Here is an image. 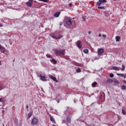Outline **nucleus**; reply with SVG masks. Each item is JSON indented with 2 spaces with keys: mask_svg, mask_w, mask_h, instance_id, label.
<instances>
[{
  "mask_svg": "<svg viewBox=\"0 0 126 126\" xmlns=\"http://www.w3.org/2000/svg\"><path fill=\"white\" fill-rule=\"evenodd\" d=\"M55 55L56 56H64V54H65V50L64 49H55L54 50Z\"/></svg>",
  "mask_w": 126,
  "mask_h": 126,
  "instance_id": "nucleus-1",
  "label": "nucleus"
},
{
  "mask_svg": "<svg viewBox=\"0 0 126 126\" xmlns=\"http://www.w3.org/2000/svg\"><path fill=\"white\" fill-rule=\"evenodd\" d=\"M65 21L67 26H71V25H72V22H71V20L70 19V18L68 17H66L65 18Z\"/></svg>",
  "mask_w": 126,
  "mask_h": 126,
  "instance_id": "nucleus-2",
  "label": "nucleus"
},
{
  "mask_svg": "<svg viewBox=\"0 0 126 126\" xmlns=\"http://www.w3.org/2000/svg\"><path fill=\"white\" fill-rule=\"evenodd\" d=\"M50 36L51 38H53V39H61V38H63V36L62 34H59V36L56 35L54 33H52L50 34Z\"/></svg>",
  "mask_w": 126,
  "mask_h": 126,
  "instance_id": "nucleus-3",
  "label": "nucleus"
},
{
  "mask_svg": "<svg viewBox=\"0 0 126 126\" xmlns=\"http://www.w3.org/2000/svg\"><path fill=\"white\" fill-rule=\"evenodd\" d=\"M38 121L39 120L36 118H33L31 121V125H32V126H35L38 123Z\"/></svg>",
  "mask_w": 126,
  "mask_h": 126,
  "instance_id": "nucleus-4",
  "label": "nucleus"
},
{
  "mask_svg": "<svg viewBox=\"0 0 126 126\" xmlns=\"http://www.w3.org/2000/svg\"><path fill=\"white\" fill-rule=\"evenodd\" d=\"M106 2H107V0H99V1L97 2L96 4L98 6H100V5H101V4H102L103 3H105Z\"/></svg>",
  "mask_w": 126,
  "mask_h": 126,
  "instance_id": "nucleus-5",
  "label": "nucleus"
},
{
  "mask_svg": "<svg viewBox=\"0 0 126 126\" xmlns=\"http://www.w3.org/2000/svg\"><path fill=\"white\" fill-rule=\"evenodd\" d=\"M25 4L27 5V6L31 7V6L33 4V0H30L29 1L26 2Z\"/></svg>",
  "mask_w": 126,
  "mask_h": 126,
  "instance_id": "nucleus-6",
  "label": "nucleus"
},
{
  "mask_svg": "<svg viewBox=\"0 0 126 126\" xmlns=\"http://www.w3.org/2000/svg\"><path fill=\"white\" fill-rule=\"evenodd\" d=\"M97 53L99 56H101V55L104 53V49L103 48L98 49Z\"/></svg>",
  "mask_w": 126,
  "mask_h": 126,
  "instance_id": "nucleus-7",
  "label": "nucleus"
},
{
  "mask_svg": "<svg viewBox=\"0 0 126 126\" xmlns=\"http://www.w3.org/2000/svg\"><path fill=\"white\" fill-rule=\"evenodd\" d=\"M49 77H50V78H51V79H52V80H53L55 82H58V80H57V78L56 77H54L52 75H49Z\"/></svg>",
  "mask_w": 126,
  "mask_h": 126,
  "instance_id": "nucleus-8",
  "label": "nucleus"
},
{
  "mask_svg": "<svg viewBox=\"0 0 126 126\" xmlns=\"http://www.w3.org/2000/svg\"><path fill=\"white\" fill-rule=\"evenodd\" d=\"M77 46L78 48H82V45H81V41L80 40H78L77 43Z\"/></svg>",
  "mask_w": 126,
  "mask_h": 126,
  "instance_id": "nucleus-9",
  "label": "nucleus"
},
{
  "mask_svg": "<svg viewBox=\"0 0 126 126\" xmlns=\"http://www.w3.org/2000/svg\"><path fill=\"white\" fill-rule=\"evenodd\" d=\"M66 122L68 124H70L71 123V120L70 119V117L67 116L66 118Z\"/></svg>",
  "mask_w": 126,
  "mask_h": 126,
  "instance_id": "nucleus-10",
  "label": "nucleus"
},
{
  "mask_svg": "<svg viewBox=\"0 0 126 126\" xmlns=\"http://www.w3.org/2000/svg\"><path fill=\"white\" fill-rule=\"evenodd\" d=\"M40 77L42 81H47V80L46 79V77L45 76H42V75H40Z\"/></svg>",
  "mask_w": 126,
  "mask_h": 126,
  "instance_id": "nucleus-11",
  "label": "nucleus"
},
{
  "mask_svg": "<svg viewBox=\"0 0 126 126\" xmlns=\"http://www.w3.org/2000/svg\"><path fill=\"white\" fill-rule=\"evenodd\" d=\"M117 75H118L119 76H121V77H124V78H126V75L125 74L117 73Z\"/></svg>",
  "mask_w": 126,
  "mask_h": 126,
  "instance_id": "nucleus-12",
  "label": "nucleus"
},
{
  "mask_svg": "<svg viewBox=\"0 0 126 126\" xmlns=\"http://www.w3.org/2000/svg\"><path fill=\"white\" fill-rule=\"evenodd\" d=\"M33 114V111H30L29 113L28 114V120H29L30 119L31 117H32V114Z\"/></svg>",
  "mask_w": 126,
  "mask_h": 126,
  "instance_id": "nucleus-13",
  "label": "nucleus"
},
{
  "mask_svg": "<svg viewBox=\"0 0 126 126\" xmlns=\"http://www.w3.org/2000/svg\"><path fill=\"white\" fill-rule=\"evenodd\" d=\"M50 118L51 122H52L53 124L56 123V121L55 120V119H54V117H53V116L50 115Z\"/></svg>",
  "mask_w": 126,
  "mask_h": 126,
  "instance_id": "nucleus-14",
  "label": "nucleus"
},
{
  "mask_svg": "<svg viewBox=\"0 0 126 126\" xmlns=\"http://www.w3.org/2000/svg\"><path fill=\"white\" fill-rule=\"evenodd\" d=\"M60 14H61L60 12H57L54 14V17H59V16H60Z\"/></svg>",
  "mask_w": 126,
  "mask_h": 126,
  "instance_id": "nucleus-15",
  "label": "nucleus"
},
{
  "mask_svg": "<svg viewBox=\"0 0 126 126\" xmlns=\"http://www.w3.org/2000/svg\"><path fill=\"white\" fill-rule=\"evenodd\" d=\"M0 50H2V53L4 54V52H5V49L3 47L1 46V45L0 44Z\"/></svg>",
  "mask_w": 126,
  "mask_h": 126,
  "instance_id": "nucleus-16",
  "label": "nucleus"
},
{
  "mask_svg": "<svg viewBox=\"0 0 126 126\" xmlns=\"http://www.w3.org/2000/svg\"><path fill=\"white\" fill-rule=\"evenodd\" d=\"M14 123H15V125H16L17 126V124H18V120L17 118H15L14 119Z\"/></svg>",
  "mask_w": 126,
  "mask_h": 126,
  "instance_id": "nucleus-17",
  "label": "nucleus"
},
{
  "mask_svg": "<svg viewBox=\"0 0 126 126\" xmlns=\"http://www.w3.org/2000/svg\"><path fill=\"white\" fill-rule=\"evenodd\" d=\"M120 39H121V37H120V36H116V42H120Z\"/></svg>",
  "mask_w": 126,
  "mask_h": 126,
  "instance_id": "nucleus-18",
  "label": "nucleus"
},
{
  "mask_svg": "<svg viewBox=\"0 0 126 126\" xmlns=\"http://www.w3.org/2000/svg\"><path fill=\"white\" fill-rule=\"evenodd\" d=\"M97 83L96 82H94L92 83V87H96V85H97Z\"/></svg>",
  "mask_w": 126,
  "mask_h": 126,
  "instance_id": "nucleus-19",
  "label": "nucleus"
},
{
  "mask_svg": "<svg viewBox=\"0 0 126 126\" xmlns=\"http://www.w3.org/2000/svg\"><path fill=\"white\" fill-rule=\"evenodd\" d=\"M51 63H54V64H57V61L55 60L54 59H52L51 60Z\"/></svg>",
  "mask_w": 126,
  "mask_h": 126,
  "instance_id": "nucleus-20",
  "label": "nucleus"
},
{
  "mask_svg": "<svg viewBox=\"0 0 126 126\" xmlns=\"http://www.w3.org/2000/svg\"><path fill=\"white\" fill-rule=\"evenodd\" d=\"M113 69H114V70H117V71L120 70V69L118 68V67H117V66H113Z\"/></svg>",
  "mask_w": 126,
  "mask_h": 126,
  "instance_id": "nucleus-21",
  "label": "nucleus"
},
{
  "mask_svg": "<svg viewBox=\"0 0 126 126\" xmlns=\"http://www.w3.org/2000/svg\"><path fill=\"white\" fill-rule=\"evenodd\" d=\"M83 52L85 54H88L89 50L87 49H84Z\"/></svg>",
  "mask_w": 126,
  "mask_h": 126,
  "instance_id": "nucleus-22",
  "label": "nucleus"
},
{
  "mask_svg": "<svg viewBox=\"0 0 126 126\" xmlns=\"http://www.w3.org/2000/svg\"><path fill=\"white\" fill-rule=\"evenodd\" d=\"M113 80H112V79H108V80H107V83H112V82H113Z\"/></svg>",
  "mask_w": 126,
  "mask_h": 126,
  "instance_id": "nucleus-23",
  "label": "nucleus"
},
{
  "mask_svg": "<svg viewBox=\"0 0 126 126\" xmlns=\"http://www.w3.org/2000/svg\"><path fill=\"white\" fill-rule=\"evenodd\" d=\"M4 89V87L2 86V84H0V91L2 90V89Z\"/></svg>",
  "mask_w": 126,
  "mask_h": 126,
  "instance_id": "nucleus-24",
  "label": "nucleus"
},
{
  "mask_svg": "<svg viewBox=\"0 0 126 126\" xmlns=\"http://www.w3.org/2000/svg\"><path fill=\"white\" fill-rule=\"evenodd\" d=\"M125 69H126V67L125 66V65L123 64L122 65V68L121 70L122 71H124L125 70Z\"/></svg>",
  "mask_w": 126,
  "mask_h": 126,
  "instance_id": "nucleus-25",
  "label": "nucleus"
},
{
  "mask_svg": "<svg viewBox=\"0 0 126 126\" xmlns=\"http://www.w3.org/2000/svg\"><path fill=\"white\" fill-rule=\"evenodd\" d=\"M126 86H125L124 85H123L122 87V90H126Z\"/></svg>",
  "mask_w": 126,
  "mask_h": 126,
  "instance_id": "nucleus-26",
  "label": "nucleus"
},
{
  "mask_svg": "<svg viewBox=\"0 0 126 126\" xmlns=\"http://www.w3.org/2000/svg\"><path fill=\"white\" fill-rule=\"evenodd\" d=\"M114 83L115 84H119V83H120V82H119V81L117 80H114Z\"/></svg>",
  "mask_w": 126,
  "mask_h": 126,
  "instance_id": "nucleus-27",
  "label": "nucleus"
},
{
  "mask_svg": "<svg viewBox=\"0 0 126 126\" xmlns=\"http://www.w3.org/2000/svg\"><path fill=\"white\" fill-rule=\"evenodd\" d=\"M39 1H43V2H48V0H38Z\"/></svg>",
  "mask_w": 126,
  "mask_h": 126,
  "instance_id": "nucleus-28",
  "label": "nucleus"
},
{
  "mask_svg": "<svg viewBox=\"0 0 126 126\" xmlns=\"http://www.w3.org/2000/svg\"><path fill=\"white\" fill-rule=\"evenodd\" d=\"M76 71L77 72H81V69L80 68H78L77 69Z\"/></svg>",
  "mask_w": 126,
  "mask_h": 126,
  "instance_id": "nucleus-29",
  "label": "nucleus"
},
{
  "mask_svg": "<svg viewBox=\"0 0 126 126\" xmlns=\"http://www.w3.org/2000/svg\"><path fill=\"white\" fill-rule=\"evenodd\" d=\"M29 108V106H28V104H27L26 105V109H27L28 112L29 111V109H28Z\"/></svg>",
  "mask_w": 126,
  "mask_h": 126,
  "instance_id": "nucleus-30",
  "label": "nucleus"
},
{
  "mask_svg": "<svg viewBox=\"0 0 126 126\" xmlns=\"http://www.w3.org/2000/svg\"><path fill=\"white\" fill-rule=\"evenodd\" d=\"M122 114L126 115V111L124 109H122Z\"/></svg>",
  "mask_w": 126,
  "mask_h": 126,
  "instance_id": "nucleus-31",
  "label": "nucleus"
},
{
  "mask_svg": "<svg viewBox=\"0 0 126 126\" xmlns=\"http://www.w3.org/2000/svg\"><path fill=\"white\" fill-rule=\"evenodd\" d=\"M110 77H114V74L113 73L110 74Z\"/></svg>",
  "mask_w": 126,
  "mask_h": 126,
  "instance_id": "nucleus-32",
  "label": "nucleus"
},
{
  "mask_svg": "<svg viewBox=\"0 0 126 126\" xmlns=\"http://www.w3.org/2000/svg\"><path fill=\"white\" fill-rule=\"evenodd\" d=\"M68 5H69V6H70V7H71L72 6V3H69Z\"/></svg>",
  "mask_w": 126,
  "mask_h": 126,
  "instance_id": "nucleus-33",
  "label": "nucleus"
},
{
  "mask_svg": "<svg viewBox=\"0 0 126 126\" xmlns=\"http://www.w3.org/2000/svg\"><path fill=\"white\" fill-rule=\"evenodd\" d=\"M47 58H49L50 59H52V56L51 55H47Z\"/></svg>",
  "mask_w": 126,
  "mask_h": 126,
  "instance_id": "nucleus-34",
  "label": "nucleus"
},
{
  "mask_svg": "<svg viewBox=\"0 0 126 126\" xmlns=\"http://www.w3.org/2000/svg\"><path fill=\"white\" fill-rule=\"evenodd\" d=\"M98 8H99V9H103V8H104V7L99 6V7H98Z\"/></svg>",
  "mask_w": 126,
  "mask_h": 126,
  "instance_id": "nucleus-35",
  "label": "nucleus"
},
{
  "mask_svg": "<svg viewBox=\"0 0 126 126\" xmlns=\"http://www.w3.org/2000/svg\"><path fill=\"white\" fill-rule=\"evenodd\" d=\"M82 20L83 21H85V18H84V17L82 18Z\"/></svg>",
  "mask_w": 126,
  "mask_h": 126,
  "instance_id": "nucleus-36",
  "label": "nucleus"
},
{
  "mask_svg": "<svg viewBox=\"0 0 126 126\" xmlns=\"http://www.w3.org/2000/svg\"><path fill=\"white\" fill-rule=\"evenodd\" d=\"M0 102H2V99L1 98H0Z\"/></svg>",
  "mask_w": 126,
  "mask_h": 126,
  "instance_id": "nucleus-37",
  "label": "nucleus"
},
{
  "mask_svg": "<svg viewBox=\"0 0 126 126\" xmlns=\"http://www.w3.org/2000/svg\"><path fill=\"white\" fill-rule=\"evenodd\" d=\"M124 83H125V84H126V80H124Z\"/></svg>",
  "mask_w": 126,
  "mask_h": 126,
  "instance_id": "nucleus-38",
  "label": "nucleus"
},
{
  "mask_svg": "<svg viewBox=\"0 0 126 126\" xmlns=\"http://www.w3.org/2000/svg\"><path fill=\"white\" fill-rule=\"evenodd\" d=\"M102 36H103V37H106V35L105 34H103Z\"/></svg>",
  "mask_w": 126,
  "mask_h": 126,
  "instance_id": "nucleus-39",
  "label": "nucleus"
},
{
  "mask_svg": "<svg viewBox=\"0 0 126 126\" xmlns=\"http://www.w3.org/2000/svg\"><path fill=\"white\" fill-rule=\"evenodd\" d=\"M2 27V24H0V27Z\"/></svg>",
  "mask_w": 126,
  "mask_h": 126,
  "instance_id": "nucleus-40",
  "label": "nucleus"
},
{
  "mask_svg": "<svg viewBox=\"0 0 126 126\" xmlns=\"http://www.w3.org/2000/svg\"><path fill=\"white\" fill-rule=\"evenodd\" d=\"M63 25V23H60V25Z\"/></svg>",
  "mask_w": 126,
  "mask_h": 126,
  "instance_id": "nucleus-41",
  "label": "nucleus"
},
{
  "mask_svg": "<svg viewBox=\"0 0 126 126\" xmlns=\"http://www.w3.org/2000/svg\"><path fill=\"white\" fill-rule=\"evenodd\" d=\"M98 36H99V37H101V34H99L98 35Z\"/></svg>",
  "mask_w": 126,
  "mask_h": 126,
  "instance_id": "nucleus-42",
  "label": "nucleus"
},
{
  "mask_svg": "<svg viewBox=\"0 0 126 126\" xmlns=\"http://www.w3.org/2000/svg\"><path fill=\"white\" fill-rule=\"evenodd\" d=\"M0 65H1V62H0Z\"/></svg>",
  "mask_w": 126,
  "mask_h": 126,
  "instance_id": "nucleus-43",
  "label": "nucleus"
},
{
  "mask_svg": "<svg viewBox=\"0 0 126 126\" xmlns=\"http://www.w3.org/2000/svg\"><path fill=\"white\" fill-rule=\"evenodd\" d=\"M2 112L3 113H4V110H2Z\"/></svg>",
  "mask_w": 126,
  "mask_h": 126,
  "instance_id": "nucleus-44",
  "label": "nucleus"
},
{
  "mask_svg": "<svg viewBox=\"0 0 126 126\" xmlns=\"http://www.w3.org/2000/svg\"><path fill=\"white\" fill-rule=\"evenodd\" d=\"M91 32H89V34H90Z\"/></svg>",
  "mask_w": 126,
  "mask_h": 126,
  "instance_id": "nucleus-45",
  "label": "nucleus"
},
{
  "mask_svg": "<svg viewBox=\"0 0 126 126\" xmlns=\"http://www.w3.org/2000/svg\"><path fill=\"white\" fill-rule=\"evenodd\" d=\"M100 31H102V30H100Z\"/></svg>",
  "mask_w": 126,
  "mask_h": 126,
  "instance_id": "nucleus-46",
  "label": "nucleus"
},
{
  "mask_svg": "<svg viewBox=\"0 0 126 126\" xmlns=\"http://www.w3.org/2000/svg\"><path fill=\"white\" fill-rule=\"evenodd\" d=\"M3 126H4V125H3Z\"/></svg>",
  "mask_w": 126,
  "mask_h": 126,
  "instance_id": "nucleus-47",
  "label": "nucleus"
}]
</instances>
